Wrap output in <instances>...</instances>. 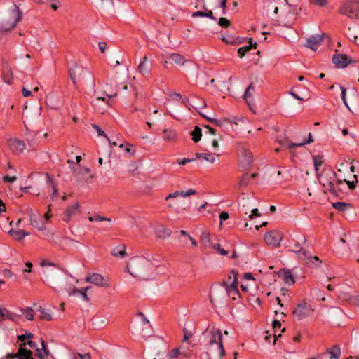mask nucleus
Instances as JSON below:
<instances>
[{
    "mask_svg": "<svg viewBox=\"0 0 359 359\" xmlns=\"http://www.w3.org/2000/svg\"><path fill=\"white\" fill-rule=\"evenodd\" d=\"M150 268L149 262L142 257H132L127 264L129 273L136 278L142 280L149 279Z\"/></svg>",
    "mask_w": 359,
    "mask_h": 359,
    "instance_id": "obj_1",
    "label": "nucleus"
},
{
    "mask_svg": "<svg viewBox=\"0 0 359 359\" xmlns=\"http://www.w3.org/2000/svg\"><path fill=\"white\" fill-rule=\"evenodd\" d=\"M68 74L72 82L76 87L79 82L93 79L92 72L88 69L76 63L69 69Z\"/></svg>",
    "mask_w": 359,
    "mask_h": 359,
    "instance_id": "obj_2",
    "label": "nucleus"
},
{
    "mask_svg": "<svg viewBox=\"0 0 359 359\" xmlns=\"http://www.w3.org/2000/svg\"><path fill=\"white\" fill-rule=\"evenodd\" d=\"M339 13L349 18L359 19V1L346 0L341 5Z\"/></svg>",
    "mask_w": 359,
    "mask_h": 359,
    "instance_id": "obj_3",
    "label": "nucleus"
},
{
    "mask_svg": "<svg viewBox=\"0 0 359 359\" xmlns=\"http://www.w3.org/2000/svg\"><path fill=\"white\" fill-rule=\"evenodd\" d=\"M337 176V175L334 171L330 170L325 172L320 179V184L332 194L335 196L338 195V191H341L340 188H337L334 186Z\"/></svg>",
    "mask_w": 359,
    "mask_h": 359,
    "instance_id": "obj_4",
    "label": "nucleus"
},
{
    "mask_svg": "<svg viewBox=\"0 0 359 359\" xmlns=\"http://www.w3.org/2000/svg\"><path fill=\"white\" fill-rule=\"evenodd\" d=\"M11 20H6L1 23L0 28L1 31L8 32L14 28L17 23L22 18V12L16 4H13L11 9Z\"/></svg>",
    "mask_w": 359,
    "mask_h": 359,
    "instance_id": "obj_5",
    "label": "nucleus"
},
{
    "mask_svg": "<svg viewBox=\"0 0 359 359\" xmlns=\"http://www.w3.org/2000/svg\"><path fill=\"white\" fill-rule=\"evenodd\" d=\"M263 79L259 76H255L250 81L248 87L246 88L243 99L245 100L249 107L254 104L253 95L256 90H259L262 87Z\"/></svg>",
    "mask_w": 359,
    "mask_h": 359,
    "instance_id": "obj_6",
    "label": "nucleus"
},
{
    "mask_svg": "<svg viewBox=\"0 0 359 359\" xmlns=\"http://www.w3.org/2000/svg\"><path fill=\"white\" fill-rule=\"evenodd\" d=\"M306 243V238L303 235L297 236L296 238H292L290 241L291 248L289 251L294 252L296 254L300 253L303 257H307L309 252H307L302 244Z\"/></svg>",
    "mask_w": 359,
    "mask_h": 359,
    "instance_id": "obj_7",
    "label": "nucleus"
},
{
    "mask_svg": "<svg viewBox=\"0 0 359 359\" xmlns=\"http://www.w3.org/2000/svg\"><path fill=\"white\" fill-rule=\"evenodd\" d=\"M210 344H217L218 346L220 358H223L226 355V352L222 343V333L221 330L217 329L215 331L211 332Z\"/></svg>",
    "mask_w": 359,
    "mask_h": 359,
    "instance_id": "obj_8",
    "label": "nucleus"
},
{
    "mask_svg": "<svg viewBox=\"0 0 359 359\" xmlns=\"http://www.w3.org/2000/svg\"><path fill=\"white\" fill-rule=\"evenodd\" d=\"M332 60L336 67L341 69H344L348 65L355 62V60L348 57L346 54L341 53L334 54Z\"/></svg>",
    "mask_w": 359,
    "mask_h": 359,
    "instance_id": "obj_9",
    "label": "nucleus"
},
{
    "mask_svg": "<svg viewBox=\"0 0 359 359\" xmlns=\"http://www.w3.org/2000/svg\"><path fill=\"white\" fill-rule=\"evenodd\" d=\"M240 155L241 157V165L245 168H249L252 165L253 155L252 153L245 147L244 144L240 145Z\"/></svg>",
    "mask_w": 359,
    "mask_h": 359,
    "instance_id": "obj_10",
    "label": "nucleus"
},
{
    "mask_svg": "<svg viewBox=\"0 0 359 359\" xmlns=\"http://www.w3.org/2000/svg\"><path fill=\"white\" fill-rule=\"evenodd\" d=\"M326 36L327 35L325 33L320 35H312L307 39L305 46L313 50H316Z\"/></svg>",
    "mask_w": 359,
    "mask_h": 359,
    "instance_id": "obj_11",
    "label": "nucleus"
},
{
    "mask_svg": "<svg viewBox=\"0 0 359 359\" xmlns=\"http://www.w3.org/2000/svg\"><path fill=\"white\" fill-rule=\"evenodd\" d=\"M264 240L267 245L276 247L280 245L282 236L277 231H269L265 234Z\"/></svg>",
    "mask_w": 359,
    "mask_h": 359,
    "instance_id": "obj_12",
    "label": "nucleus"
},
{
    "mask_svg": "<svg viewBox=\"0 0 359 359\" xmlns=\"http://www.w3.org/2000/svg\"><path fill=\"white\" fill-rule=\"evenodd\" d=\"M231 273L233 276V280L231 283L230 285H228L227 282L224 281L222 283V285L226 287V290L229 294L233 293V294H239V291L238 289V273L236 270L233 269L231 271Z\"/></svg>",
    "mask_w": 359,
    "mask_h": 359,
    "instance_id": "obj_13",
    "label": "nucleus"
},
{
    "mask_svg": "<svg viewBox=\"0 0 359 359\" xmlns=\"http://www.w3.org/2000/svg\"><path fill=\"white\" fill-rule=\"evenodd\" d=\"M310 309V306L306 302H303L297 304V307L293 311V314L299 320H302L308 316Z\"/></svg>",
    "mask_w": 359,
    "mask_h": 359,
    "instance_id": "obj_14",
    "label": "nucleus"
},
{
    "mask_svg": "<svg viewBox=\"0 0 359 359\" xmlns=\"http://www.w3.org/2000/svg\"><path fill=\"white\" fill-rule=\"evenodd\" d=\"M86 282L100 287H108V283L105 278L101 274L97 273H93L86 276Z\"/></svg>",
    "mask_w": 359,
    "mask_h": 359,
    "instance_id": "obj_15",
    "label": "nucleus"
},
{
    "mask_svg": "<svg viewBox=\"0 0 359 359\" xmlns=\"http://www.w3.org/2000/svg\"><path fill=\"white\" fill-rule=\"evenodd\" d=\"M10 149L15 154H19L25 149V144L22 140L18 139H11L8 140Z\"/></svg>",
    "mask_w": 359,
    "mask_h": 359,
    "instance_id": "obj_16",
    "label": "nucleus"
},
{
    "mask_svg": "<svg viewBox=\"0 0 359 359\" xmlns=\"http://www.w3.org/2000/svg\"><path fill=\"white\" fill-rule=\"evenodd\" d=\"M278 278H281L285 284L290 286L292 285L295 283L294 276L292 275L291 271L288 269H281L278 272Z\"/></svg>",
    "mask_w": 359,
    "mask_h": 359,
    "instance_id": "obj_17",
    "label": "nucleus"
},
{
    "mask_svg": "<svg viewBox=\"0 0 359 359\" xmlns=\"http://www.w3.org/2000/svg\"><path fill=\"white\" fill-rule=\"evenodd\" d=\"M147 60L148 57L145 55L137 67V71L144 76L149 75L151 71V64Z\"/></svg>",
    "mask_w": 359,
    "mask_h": 359,
    "instance_id": "obj_18",
    "label": "nucleus"
},
{
    "mask_svg": "<svg viewBox=\"0 0 359 359\" xmlns=\"http://www.w3.org/2000/svg\"><path fill=\"white\" fill-rule=\"evenodd\" d=\"M162 137L165 141L173 142L177 140L178 135L175 129L170 128L163 130Z\"/></svg>",
    "mask_w": 359,
    "mask_h": 359,
    "instance_id": "obj_19",
    "label": "nucleus"
},
{
    "mask_svg": "<svg viewBox=\"0 0 359 359\" xmlns=\"http://www.w3.org/2000/svg\"><path fill=\"white\" fill-rule=\"evenodd\" d=\"M30 224L38 229L39 231H43L46 229L44 222L40 218V216L35 215H30L29 216Z\"/></svg>",
    "mask_w": 359,
    "mask_h": 359,
    "instance_id": "obj_20",
    "label": "nucleus"
},
{
    "mask_svg": "<svg viewBox=\"0 0 359 359\" xmlns=\"http://www.w3.org/2000/svg\"><path fill=\"white\" fill-rule=\"evenodd\" d=\"M79 207L80 206L78 203H74L72 206L67 207L65 212V217L63 218V220L66 222H69L72 217L75 215L76 213L79 211Z\"/></svg>",
    "mask_w": 359,
    "mask_h": 359,
    "instance_id": "obj_21",
    "label": "nucleus"
},
{
    "mask_svg": "<svg viewBox=\"0 0 359 359\" xmlns=\"http://www.w3.org/2000/svg\"><path fill=\"white\" fill-rule=\"evenodd\" d=\"M171 232V230L162 224L157 225L155 228V233L156 236L162 239H165L170 236Z\"/></svg>",
    "mask_w": 359,
    "mask_h": 359,
    "instance_id": "obj_22",
    "label": "nucleus"
},
{
    "mask_svg": "<svg viewBox=\"0 0 359 359\" xmlns=\"http://www.w3.org/2000/svg\"><path fill=\"white\" fill-rule=\"evenodd\" d=\"M8 234L14 240L21 241L25 238V236L30 235V233L25 230H14L11 229L9 230Z\"/></svg>",
    "mask_w": 359,
    "mask_h": 359,
    "instance_id": "obj_23",
    "label": "nucleus"
},
{
    "mask_svg": "<svg viewBox=\"0 0 359 359\" xmlns=\"http://www.w3.org/2000/svg\"><path fill=\"white\" fill-rule=\"evenodd\" d=\"M199 102H200V104L198 106H194L193 104H191L189 102V97H184L183 99H182V103L189 109L191 110V108H193L194 110L197 111L198 109H203L206 107V103H205V101L204 100V99L203 98H199L198 99Z\"/></svg>",
    "mask_w": 359,
    "mask_h": 359,
    "instance_id": "obj_24",
    "label": "nucleus"
},
{
    "mask_svg": "<svg viewBox=\"0 0 359 359\" xmlns=\"http://www.w3.org/2000/svg\"><path fill=\"white\" fill-rule=\"evenodd\" d=\"M257 46V42H253L252 39H249V45L241 47L238 49V55L242 58L245 56V53L250 51L252 48H256Z\"/></svg>",
    "mask_w": 359,
    "mask_h": 359,
    "instance_id": "obj_25",
    "label": "nucleus"
},
{
    "mask_svg": "<svg viewBox=\"0 0 359 359\" xmlns=\"http://www.w3.org/2000/svg\"><path fill=\"white\" fill-rule=\"evenodd\" d=\"M137 315L141 318L142 325L146 326L145 327L142 328V334L144 337L146 336H151L152 334V331H148L147 330V328H151V326L149 325V321L146 318V316L143 314L142 312H139Z\"/></svg>",
    "mask_w": 359,
    "mask_h": 359,
    "instance_id": "obj_26",
    "label": "nucleus"
},
{
    "mask_svg": "<svg viewBox=\"0 0 359 359\" xmlns=\"http://www.w3.org/2000/svg\"><path fill=\"white\" fill-rule=\"evenodd\" d=\"M126 245L120 244L111 250V255L114 257L123 258L126 256Z\"/></svg>",
    "mask_w": 359,
    "mask_h": 359,
    "instance_id": "obj_27",
    "label": "nucleus"
},
{
    "mask_svg": "<svg viewBox=\"0 0 359 359\" xmlns=\"http://www.w3.org/2000/svg\"><path fill=\"white\" fill-rule=\"evenodd\" d=\"M196 193V191L194 190V189H189L188 191H177L174 193H172V194H168L166 198H165V200H169L170 198H174L180 195L184 196V197H186V196H189L190 195H193V194H195Z\"/></svg>",
    "mask_w": 359,
    "mask_h": 359,
    "instance_id": "obj_28",
    "label": "nucleus"
},
{
    "mask_svg": "<svg viewBox=\"0 0 359 359\" xmlns=\"http://www.w3.org/2000/svg\"><path fill=\"white\" fill-rule=\"evenodd\" d=\"M313 137H312V135L311 133H309V136H308V138L307 139H304V140L302 142H300V143H290L287 146V148L290 149V150H292L293 149H295L297 147H303L304 146L305 144H310L311 142H313ZM290 152H292V151H290Z\"/></svg>",
    "mask_w": 359,
    "mask_h": 359,
    "instance_id": "obj_29",
    "label": "nucleus"
},
{
    "mask_svg": "<svg viewBox=\"0 0 359 359\" xmlns=\"http://www.w3.org/2000/svg\"><path fill=\"white\" fill-rule=\"evenodd\" d=\"M2 77L6 83L11 84L13 81V74L11 69L8 67H4L2 70Z\"/></svg>",
    "mask_w": 359,
    "mask_h": 359,
    "instance_id": "obj_30",
    "label": "nucleus"
},
{
    "mask_svg": "<svg viewBox=\"0 0 359 359\" xmlns=\"http://www.w3.org/2000/svg\"><path fill=\"white\" fill-rule=\"evenodd\" d=\"M67 163L71 165L70 169L74 177H76L79 180H81L80 174L81 173V168L80 166L77 167L76 163H74L72 160L69 159L67 161Z\"/></svg>",
    "mask_w": 359,
    "mask_h": 359,
    "instance_id": "obj_31",
    "label": "nucleus"
},
{
    "mask_svg": "<svg viewBox=\"0 0 359 359\" xmlns=\"http://www.w3.org/2000/svg\"><path fill=\"white\" fill-rule=\"evenodd\" d=\"M190 135L191 136L192 140L195 143H197L201 139L202 130H201V128L199 126H196L194 127V130L190 133Z\"/></svg>",
    "mask_w": 359,
    "mask_h": 359,
    "instance_id": "obj_32",
    "label": "nucleus"
},
{
    "mask_svg": "<svg viewBox=\"0 0 359 359\" xmlns=\"http://www.w3.org/2000/svg\"><path fill=\"white\" fill-rule=\"evenodd\" d=\"M26 345V343H22L20 344V352H22V359H35L32 357L33 352L31 350L27 349L24 346ZM20 356L21 355L19 354Z\"/></svg>",
    "mask_w": 359,
    "mask_h": 359,
    "instance_id": "obj_33",
    "label": "nucleus"
},
{
    "mask_svg": "<svg viewBox=\"0 0 359 359\" xmlns=\"http://www.w3.org/2000/svg\"><path fill=\"white\" fill-rule=\"evenodd\" d=\"M334 209L339 211H345L352 207V205L345 202H336L332 204Z\"/></svg>",
    "mask_w": 359,
    "mask_h": 359,
    "instance_id": "obj_34",
    "label": "nucleus"
},
{
    "mask_svg": "<svg viewBox=\"0 0 359 359\" xmlns=\"http://www.w3.org/2000/svg\"><path fill=\"white\" fill-rule=\"evenodd\" d=\"M3 312L4 313L1 317H4L13 322L16 321V318H21V315L17 316L15 313L11 312L6 308H3Z\"/></svg>",
    "mask_w": 359,
    "mask_h": 359,
    "instance_id": "obj_35",
    "label": "nucleus"
},
{
    "mask_svg": "<svg viewBox=\"0 0 359 359\" xmlns=\"http://www.w3.org/2000/svg\"><path fill=\"white\" fill-rule=\"evenodd\" d=\"M170 60H172L173 62L180 65H183L185 62V59L183 55L179 54V53H172L170 56Z\"/></svg>",
    "mask_w": 359,
    "mask_h": 359,
    "instance_id": "obj_36",
    "label": "nucleus"
},
{
    "mask_svg": "<svg viewBox=\"0 0 359 359\" xmlns=\"http://www.w3.org/2000/svg\"><path fill=\"white\" fill-rule=\"evenodd\" d=\"M327 352L330 354V358L337 359L340 357L341 348L339 345H335L331 349H328Z\"/></svg>",
    "mask_w": 359,
    "mask_h": 359,
    "instance_id": "obj_37",
    "label": "nucleus"
},
{
    "mask_svg": "<svg viewBox=\"0 0 359 359\" xmlns=\"http://www.w3.org/2000/svg\"><path fill=\"white\" fill-rule=\"evenodd\" d=\"M20 311L25 314L27 320H33L34 319V311L31 307H27L26 309L21 308Z\"/></svg>",
    "mask_w": 359,
    "mask_h": 359,
    "instance_id": "obj_38",
    "label": "nucleus"
},
{
    "mask_svg": "<svg viewBox=\"0 0 359 359\" xmlns=\"http://www.w3.org/2000/svg\"><path fill=\"white\" fill-rule=\"evenodd\" d=\"M39 311L41 313V315L39 316L40 319L46 320L48 321H50L53 320L52 316L50 315V313L48 312V311L46 309L40 306L39 309Z\"/></svg>",
    "mask_w": 359,
    "mask_h": 359,
    "instance_id": "obj_39",
    "label": "nucleus"
},
{
    "mask_svg": "<svg viewBox=\"0 0 359 359\" xmlns=\"http://www.w3.org/2000/svg\"><path fill=\"white\" fill-rule=\"evenodd\" d=\"M46 177L48 178V184L50 185L53 188V196H56L58 194L57 185L55 184L53 178L50 176V174L46 173Z\"/></svg>",
    "mask_w": 359,
    "mask_h": 359,
    "instance_id": "obj_40",
    "label": "nucleus"
},
{
    "mask_svg": "<svg viewBox=\"0 0 359 359\" xmlns=\"http://www.w3.org/2000/svg\"><path fill=\"white\" fill-rule=\"evenodd\" d=\"M272 325H273V344H276V341L277 340L276 332L278 329L280 328L281 323H280V320L275 319V320H273V321L272 323Z\"/></svg>",
    "mask_w": 359,
    "mask_h": 359,
    "instance_id": "obj_41",
    "label": "nucleus"
},
{
    "mask_svg": "<svg viewBox=\"0 0 359 359\" xmlns=\"http://www.w3.org/2000/svg\"><path fill=\"white\" fill-rule=\"evenodd\" d=\"M251 180V178L248 177V173H245L241 177L239 186L246 187L250 183Z\"/></svg>",
    "mask_w": 359,
    "mask_h": 359,
    "instance_id": "obj_42",
    "label": "nucleus"
},
{
    "mask_svg": "<svg viewBox=\"0 0 359 359\" xmlns=\"http://www.w3.org/2000/svg\"><path fill=\"white\" fill-rule=\"evenodd\" d=\"M222 40L228 44H239L241 43V41L238 40V39H234L230 35L222 37Z\"/></svg>",
    "mask_w": 359,
    "mask_h": 359,
    "instance_id": "obj_43",
    "label": "nucleus"
},
{
    "mask_svg": "<svg viewBox=\"0 0 359 359\" xmlns=\"http://www.w3.org/2000/svg\"><path fill=\"white\" fill-rule=\"evenodd\" d=\"M88 219L90 222H102V221L111 222V218L105 217L100 216V215H94V216H90V217H88Z\"/></svg>",
    "mask_w": 359,
    "mask_h": 359,
    "instance_id": "obj_44",
    "label": "nucleus"
},
{
    "mask_svg": "<svg viewBox=\"0 0 359 359\" xmlns=\"http://www.w3.org/2000/svg\"><path fill=\"white\" fill-rule=\"evenodd\" d=\"M313 165H314L315 170L317 171L319 170V168L323 164L322 156H313Z\"/></svg>",
    "mask_w": 359,
    "mask_h": 359,
    "instance_id": "obj_45",
    "label": "nucleus"
},
{
    "mask_svg": "<svg viewBox=\"0 0 359 359\" xmlns=\"http://www.w3.org/2000/svg\"><path fill=\"white\" fill-rule=\"evenodd\" d=\"M304 257L306 258L310 263L313 264L316 266H318L321 263V261L318 256H311L308 254V256Z\"/></svg>",
    "mask_w": 359,
    "mask_h": 359,
    "instance_id": "obj_46",
    "label": "nucleus"
},
{
    "mask_svg": "<svg viewBox=\"0 0 359 359\" xmlns=\"http://www.w3.org/2000/svg\"><path fill=\"white\" fill-rule=\"evenodd\" d=\"M218 25L222 27L227 28L231 26V23L227 18L222 17L218 20Z\"/></svg>",
    "mask_w": 359,
    "mask_h": 359,
    "instance_id": "obj_47",
    "label": "nucleus"
},
{
    "mask_svg": "<svg viewBox=\"0 0 359 359\" xmlns=\"http://www.w3.org/2000/svg\"><path fill=\"white\" fill-rule=\"evenodd\" d=\"M200 7L205 11V12H206L205 17L206 18H208L212 20H217V18L215 16H214L212 11L208 9L205 4H203V6H201Z\"/></svg>",
    "mask_w": 359,
    "mask_h": 359,
    "instance_id": "obj_48",
    "label": "nucleus"
},
{
    "mask_svg": "<svg viewBox=\"0 0 359 359\" xmlns=\"http://www.w3.org/2000/svg\"><path fill=\"white\" fill-rule=\"evenodd\" d=\"M354 179L355 180L353 181H348L346 180H344V182L346 183V184L348 185L349 189L351 190H353L355 189L356 187V184L358 183V180H357V175H354Z\"/></svg>",
    "mask_w": 359,
    "mask_h": 359,
    "instance_id": "obj_49",
    "label": "nucleus"
},
{
    "mask_svg": "<svg viewBox=\"0 0 359 359\" xmlns=\"http://www.w3.org/2000/svg\"><path fill=\"white\" fill-rule=\"evenodd\" d=\"M34 337V334L31 332H27L25 334L18 336V340L23 343L25 339H30Z\"/></svg>",
    "mask_w": 359,
    "mask_h": 359,
    "instance_id": "obj_50",
    "label": "nucleus"
},
{
    "mask_svg": "<svg viewBox=\"0 0 359 359\" xmlns=\"http://www.w3.org/2000/svg\"><path fill=\"white\" fill-rule=\"evenodd\" d=\"M92 127L97 131L99 136H103L109 141L108 136L99 126H97V124H92Z\"/></svg>",
    "mask_w": 359,
    "mask_h": 359,
    "instance_id": "obj_51",
    "label": "nucleus"
},
{
    "mask_svg": "<svg viewBox=\"0 0 359 359\" xmlns=\"http://www.w3.org/2000/svg\"><path fill=\"white\" fill-rule=\"evenodd\" d=\"M19 354H20L21 355H22V352H20V347L19 348L18 351L16 353H8L6 356V359H14V358L22 359V356H20Z\"/></svg>",
    "mask_w": 359,
    "mask_h": 359,
    "instance_id": "obj_52",
    "label": "nucleus"
},
{
    "mask_svg": "<svg viewBox=\"0 0 359 359\" xmlns=\"http://www.w3.org/2000/svg\"><path fill=\"white\" fill-rule=\"evenodd\" d=\"M339 88L341 89V99L343 100V102L344 104L346 105V107L349 109L351 110L350 107H348V103H347V101H346V88L342 86H339Z\"/></svg>",
    "mask_w": 359,
    "mask_h": 359,
    "instance_id": "obj_53",
    "label": "nucleus"
},
{
    "mask_svg": "<svg viewBox=\"0 0 359 359\" xmlns=\"http://www.w3.org/2000/svg\"><path fill=\"white\" fill-rule=\"evenodd\" d=\"M90 288H91V287H90V286L81 288V292H80L79 295L82 297V299L84 301H86V302L89 301V298L88 297L86 292Z\"/></svg>",
    "mask_w": 359,
    "mask_h": 359,
    "instance_id": "obj_54",
    "label": "nucleus"
},
{
    "mask_svg": "<svg viewBox=\"0 0 359 359\" xmlns=\"http://www.w3.org/2000/svg\"><path fill=\"white\" fill-rule=\"evenodd\" d=\"M180 355L181 356L182 353H180V351L179 348H174L168 353V356L170 358H176Z\"/></svg>",
    "mask_w": 359,
    "mask_h": 359,
    "instance_id": "obj_55",
    "label": "nucleus"
},
{
    "mask_svg": "<svg viewBox=\"0 0 359 359\" xmlns=\"http://www.w3.org/2000/svg\"><path fill=\"white\" fill-rule=\"evenodd\" d=\"M201 158L211 163H213L215 161V158L212 154H203Z\"/></svg>",
    "mask_w": 359,
    "mask_h": 359,
    "instance_id": "obj_56",
    "label": "nucleus"
},
{
    "mask_svg": "<svg viewBox=\"0 0 359 359\" xmlns=\"http://www.w3.org/2000/svg\"><path fill=\"white\" fill-rule=\"evenodd\" d=\"M51 2L50 7L54 10L56 11L59 6H60V0H45V3L47 2Z\"/></svg>",
    "mask_w": 359,
    "mask_h": 359,
    "instance_id": "obj_57",
    "label": "nucleus"
},
{
    "mask_svg": "<svg viewBox=\"0 0 359 359\" xmlns=\"http://www.w3.org/2000/svg\"><path fill=\"white\" fill-rule=\"evenodd\" d=\"M205 15H206V12L205 10L198 11L192 13L191 17L192 18H198V17L204 18V17H205Z\"/></svg>",
    "mask_w": 359,
    "mask_h": 359,
    "instance_id": "obj_58",
    "label": "nucleus"
},
{
    "mask_svg": "<svg viewBox=\"0 0 359 359\" xmlns=\"http://www.w3.org/2000/svg\"><path fill=\"white\" fill-rule=\"evenodd\" d=\"M226 1L227 0H219V7L222 8V15H225L226 13Z\"/></svg>",
    "mask_w": 359,
    "mask_h": 359,
    "instance_id": "obj_59",
    "label": "nucleus"
},
{
    "mask_svg": "<svg viewBox=\"0 0 359 359\" xmlns=\"http://www.w3.org/2000/svg\"><path fill=\"white\" fill-rule=\"evenodd\" d=\"M41 344L42 346L41 349L43 351V353L44 354V355L48 356L50 354V351H49L48 347L46 346V343H45L44 340L43 339V338H41Z\"/></svg>",
    "mask_w": 359,
    "mask_h": 359,
    "instance_id": "obj_60",
    "label": "nucleus"
},
{
    "mask_svg": "<svg viewBox=\"0 0 359 359\" xmlns=\"http://www.w3.org/2000/svg\"><path fill=\"white\" fill-rule=\"evenodd\" d=\"M214 248L217 250L222 255H227L229 253L227 250H225L224 248H222L219 243L215 245Z\"/></svg>",
    "mask_w": 359,
    "mask_h": 359,
    "instance_id": "obj_61",
    "label": "nucleus"
},
{
    "mask_svg": "<svg viewBox=\"0 0 359 359\" xmlns=\"http://www.w3.org/2000/svg\"><path fill=\"white\" fill-rule=\"evenodd\" d=\"M17 180V177L15 176H8V175H5L3 177V181L4 182H11V183H13L15 181H16Z\"/></svg>",
    "mask_w": 359,
    "mask_h": 359,
    "instance_id": "obj_62",
    "label": "nucleus"
},
{
    "mask_svg": "<svg viewBox=\"0 0 359 359\" xmlns=\"http://www.w3.org/2000/svg\"><path fill=\"white\" fill-rule=\"evenodd\" d=\"M195 161V158H182V159H177V163L180 164V165H185L186 163H191V162H193Z\"/></svg>",
    "mask_w": 359,
    "mask_h": 359,
    "instance_id": "obj_63",
    "label": "nucleus"
},
{
    "mask_svg": "<svg viewBox=\"0 0 359 359\" xmlns=\"http://www.w3.org/2000/svg\"><path fill=\"white\" fill-rule=\"evenodd\" d=\"M69 296L72 295H79L80 292H81V289H77L76 287H74L71 291L67 290H66Z\"/></svg>",
    "mask_w": 359,
    "mask_h": 359,
    "instance_id": "obj_64",
    "label": "nucleus"
}]
</instances>
